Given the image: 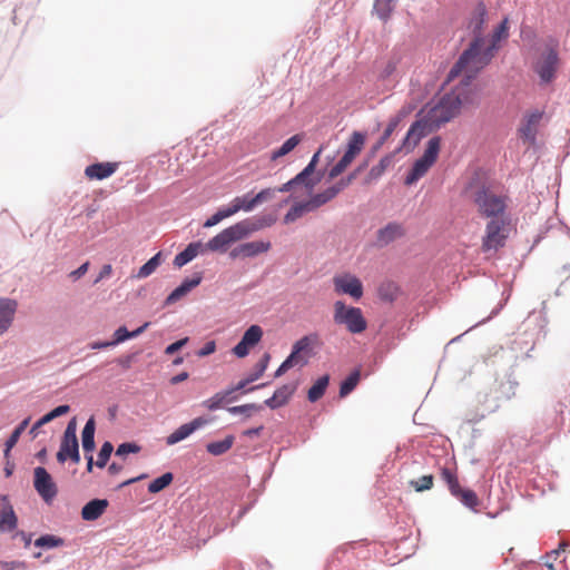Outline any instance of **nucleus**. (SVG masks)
Segmentation results:
<instances>
[{
  "label": "nucleus",
  "instance_id": "1",
  "mask_svg": "<svg viewBox=\"0 0 570 570\" xmlns=\"http://www.w3.org/2000/svg\"><path fill=\"white\" fill-rule=\"evenodd\" d=\"M322 178L323 173L321 170L317 171L316 167L312 166V164H307L292 179L283 184V189L289 190V195L281 202V205L292 204L286 214H304L317 210L347 187L355 178V174L341 178L322 191L315 193V188Z\"/></svg>",
  "mask_w": 570,
  "mask_h": 570
},
{
  "label": "nucleus",
  "instance_id": "2",
  "mask_svg": "<svg viewBox=\"0 0 570 570\" xmlns=\"http://www.w3.org/2000/svg\"><path fill=\"white\" fill-rule=\"evenodd\" d=\"M276 219L274 216H266L257 223H253L249 219H244L236 225L220 232L218 235L213 237L206 246L213 252H225L230 244L246 237L256 230L269 227L274 225Z\"/></svg>",
  "mask_w": 570,
  "mask_h": 570
},
{
  "label": "nucleus",
  "instance_id": "3",
  "mask_svg": "<svg viewBox=\"0 0 570 570\" xmlns=\"http://www.w3.org/2000/svg\"><path fill=\"white\" fill-rule=\"evenodd\" d=\"M279 193L289 194V190H284L283 185H281L279 187L262 189L256 194L249 191L235 197L227 206L219 207L215 214H237L239 210L249 212L259 205L274 200Z\"/></svg>",
  "mask_w": 570,
  "mask_h": 570
},
{
  "label": "nucleus",
  "instance_id": "4",
  "mask_svg": "<svg viewBox=\"0 0 570 570\" xmlns=\"http://www.w3.org/2000/svg\"><path fill=\"white\" fill-rule=\"evenodd\" d=\"M463 105L460 92L451 90L445 92L426 114L439 129L446 122L459 116Z\"/></svg>",
  "mask_w": 570,
  "mask_h": 570
},
{
  "label": "nucleus",
  "instance_id": "5",
  "mask_svg": "<svg viewBox=\"0 0 570 570\" xmlns=\"http://www.w3.org/2000/svg\"><path fill=\"white\" fill-rule=\"evenodd\" d=\"M513 233H515V226L512 224L510 216H492V219L487 225L482 249L488 252L503 247L505 240Z\"/></svg>",
  "mask_w": 570,
  "mask_h": 570
},
{
  "label": "nucleus",
  "instance_id": "6",
  "mask_svg": "<svg viewBox=\"0 0 570 570\" xmlns=\"http://www.w3.org/2000/svg\"><path fill=\"white\" fill-rule=\"evenodd\" d=\"M478 17L474 19V33L475 37L469 47L460 55L455 63L452 66L448 73V81L456 78L462 70L480 55V45L482 42L481 29L484 22L485 8L480 4L476 9Z\"/></svg>",
  "mask_w": 570,
  "mask_h": 570
},
{
  "label": "nucleus",
  "instance_id": "7",
  "mask_svg": "<svg viewBox=\"0 0 570 570\" xmlns=\"http://www.w3.org/2000/svg\"><path fill=\"white\" fill-rule=\"evenodd\" d=\"M333 321L344 326L351 334H361L367 328V322L360 307L346 305L343 301L333 304Z\"/></svg>",
  "mask_w": 570,
  "mask_h": 570
},
{
  "label": "nucleus",
  "instance_id": "8",
  "mask_svg": "<svg viewBox=\"0 0 570 570\" xmlns=\"http://www.w3.org/2000/svg\"><path fill=\"white\" fill-rule=\"evenodd\" d=\"M472 198L480 214H504L507 209L508 196L485 184L475 186Z\"/></svg>",
  "mask_w": 570,
  "mask_h": 570
},
{
  "label": "nucleus",
  "instance_id": "9",
  "mask_svg": "<svg viewBox=\"0 0 570 570\" xmlns=\"http://www.w3.org/2000/svg\"><path fill=\"white\" fill-rule=\"evenodd\" d=\"M560 65L557 46H547L532 65V69L539 77L540 86L553 82Z\"/></svg>",
  "mask_w": 570,
  "mask_h": 570
},
{
  "label": "nucleus",
  "instance_id": "10",
  "mask_svg": "<svg viewBox=\"0 0 570 570\" xmlns=\"http://www.w3.org/2000/svg\"><path fill=\"white\" fill-rule=\"evenodd\" d=\"M440 476L454 498H456L466 508L472 510L476 509L480 503L476 493L473 490L461 488L456 471L444 466L441 469Z\"/></svg>",
  "mask_w": 570,
  "mask_h": 570
},
{
  "label": "nucleus",
  "instance_id": "11",
  "mask_svg": "<svg viewBox=\"0 0 570 570\" xmlns=\"http://www.w3.org/2000/svg\"><path fill=\"white\" fill-rule=\"evenodd\" d=\"M439 128L434 127V122L425 114L422 118L415 120L409 128L405 137L402 139L401 145L395 149V153L405 151L411 153L422 138L429 134L436 131Z\"/></svg>",
  "mask_w": 570,
  "mask_h": 570
},
{
  "label": "nucleus",
  "instance_id": "12",
  "mask_svg": "<svg viewBox=\"0 0 570 570\" xmlns=\"http://www.w3.org/2000/svg\"><path fill=\"white\" fill-rule=\"evenodd\" d=\"M68 459L75 463L80 461L76 417L69 421L62 435L60 449L57 453V460L60 463L66 462Z\"/></svg>",
  "mask_w": 570,
  "mask_h": 570
},
{
  "label": "nucleus",
  "instance_id": "13",
  "mask_svg": "<svg viewBox=\"0 0 570 570\" xmlns=\"http://www.w3.org/2000/svg\"><path fill=\"white\" fill-rule=\"evenodd\" d=\"M333 285L336 294H346L356 301L363 296L362 282L350 273L335 275Z\"/></svg>",
  "mask_w": 570,
  "mask_h": 570
},
{
  "label": "nucleus",
  "instance_id": "14",
  "mask_svg": "<svg viewBox=\"0 0 570 570\" xmlns=\"http://www.w3.org/2000/svg\"><path fill=\"white\" fill-rule=\"evenodd\" d=\"M33 485L38 494L47 502H51L57 495V485L51 475L42 466L33 470Z\"/></svg>",
  "mask_w": 570,
  "mask_h": 570
},
{
  "label": "nucleus",
  "instance_id": "15",
  "mask_svg": "<svg viewBox=\"0 0 570 570\" xmlns=\"http://www.w3.org/2000/svg\"><path fill=\"white\" fill-rule=\"evenodd\" d=\"M544 115L543 110L534 109L527 112L521 121V125L518 129L520 137L534 144L537 140L538 128L540 121Z\"/></svg>",
  "mask_w": 570,
  "mask_h": 570
},
{
  "label": "nucleus",
  "instance_id": "16",
  "mask_svg": "<svg viewBox=\"0 0 570 570\" xmlns=\"http://www.w3.org/2000/svg\"><path fill=\"white\" fill-rule=\"evenodd\" d=\"M271 246L269 242H247L234 247L230 250L229 256L233 259L255 257L259 254L267 253L271 249Z\"/></svg>",
  "mask_w": 570,
  "mask_h": 570
},
{
  "label": "nucleus",
  "instance_id": "17",
  "mask_svg": "<svg viewBox=\"0 0 570 570\" xmlns=\"http://www.w3.org/2000/svg\"><path fill=\"white\" fill-rule=\"evenodd\" d=\"M210 422V419L199 416L190 421L189 423L180 425L178 429H176L171 434H169L166 439V443L168 445H174L186 438H188L191 433H194L196 430L205 426Z\"/></svg>",
  "mask_w": 570,
  "mask_h": 570
},
{
  "label": "nucleus",
  "instance_id": "18",
  "mask_svg": "<svg viewBox=\"0 0 570 570\" xmlns=\"http://www.w3.org/2000/svg\"><path fill=\"white\" fill-rule=\"evenodd\" d=\"M316 336H303L293 345L292 353L288 355L286 360H292L291 365L294 366H304L307 364V357L303 354L304 352H308L313 341H315Z\"/></svg>",
  "mask_w": 570,
  "mask_h": 570
},
{
  "label": "nucleus",
  "instance_id": "19",
  "mask_svg": "<svg viewBox=\"0 0 570 570\" xmlns=\"http://www.w3.org/2000/svg\"><path fill=\"white\" fill-rule=\"evenodd\" d=\"M17 523L18 519L8 497H0V532L14 530Z\"/></svg>",
  "mask_w": 570,
  "mask_h": 570
},
{
  "label": "nucleus",
  "instance_id": "20",
  "mask_svg": "<svg viewBox=\"0 0 570 570\" xmlns=\"http://www.w3.org/2000/svg\"><path fill=\"white\" fill-rule=\"evenodd\" d=\"M18 303L11 298H0V335L11 326Z\"/></svg>",
  "mask_w": 570,
  "mask_h": 570
},
{
  "label": "nucleus",
  "instance_id": "21",
  "mask_svg": "<svg viewBox=\"0 0 570 570\" xmlns=\"http://www.w3.org/2000/svg\"><path fill=\"white\" fill-rule=\"evenodd\" d=\"M202 274L197 273L193 278H186L177 288H175L166 298V305H170L186 296L193 288L202 282Z\"/></svg>",
  "mask_w": 570,
  "mask_h": 570
},
{
  "label": "nucleus",
  "instance_id": "22",
  "mask_svg": "<svg viewBox=\"0 0 570 570\" xmlns=\"http://www.w3.org/2000/svg\"><path fill=\"white\" fill-rule=\"evenodd\" d=\"M108 505L109 502L106 499H94L83 505L81 518L86 521H95L105 513Z\"/></svg>",
  "mask_w": 570,
  "mask_h": 570
},
{
  "label": "nucleus",
  "instance_id": "23",
  "mask_svg": "<svg viewBox=\"0 0 570 570\" xmlns=\"http://www.w3.org/2000/svg\"><path fill=\"white\" fill-rule=\"evenodd\" d=\"M117 169L115 163H96L86 167L85 174L91 179L102 180L111 176Z\"/></svg>",
  "mask_w": 570,
  "mask_h": 570
},
{
  "label": "nucleus",
  "instance_id": "24",
  "mask_svg": "<svg viewBox=\"0 0 570 570\" xmlns=\"http://www.w3.org/2000/svg\"><path fill=\"white\" fill-rule=\"evenodd\" d=\"M294 392H295V386L285 384V385L278 387L274 392L273 396L265 401V405L273 410L281 407L288 402V400L291 399V396L293 395Z\"/></svg>",
  "mask_w": 570,
  "mask_h": 570
},
{
  "label": "nucleus",
  "instance_id": "25",
  "mask_svg": "<svg viewBox=\"0 0 570 570\" xmlns=\"http://www.w3.org/2000/svg\"><path fill=\"white\" fill-rule=\"evenodd\" d=\"M404 230L399 224H389L386 227L379 230L377 242L380 245H387L389 243L403 236Z\"/></svg>",
  "mask_w": 570,
  "mask_h": 570
},
{
  "label": "nucleus",
  "instance_id": "26",
  "mask_svg": "<svg viewBox=\"0 0 570 570\" xmlns=\"http://www.w3.org/2000/svg\"><path fill=\"white\" fill-rule=\"evenodd\" d=\"M432 164H430L429 161L422 159L421 157L417 158L405 177V184L412 185L413 183L419 180L421 177L425 175V173L429 170Z\"/></svg>",
  "mask_w": 570,
  "mask_h": 570
},
{
  "label": "nucleus",
  "instance_id": "27",
  "mask_svg": "<svg viewBox=\"0 0 570 570\" xmlns=\"http://www.w3.org/2000/svg\"><path fill=\"white\" fill-rule=\"evenodd\" d=\"M200 248V243H190L183 252L176 255L174 265L176 267H183L198 255Z\"/></svg>",
  "mask_w": 570,
  "mask_h": 570
},
{
  "label": "nucleus",
  "instance_id": "28",
  "mask_svg": "<svg viewBox=\"0 0 570 570\" xmlns=\"http://www.w3.org/2000/svg\"><path fill=\"white\" fill-rule=\"evenodd\" d=\"M95 420L90 417L81 433L82 449L85 452H92L95 449Z\"/></svg>",
  "mask_w": 570,
  "mask_h": 570
},
{
  "label": "nucleus",
  "instance_id": "29",
  "mask_svg": "<svg viewBox=\"0 0 570 570\" xmlns=\"http://www.w3.org/2000/svg\"><path fill=\"white\" fill-rule=\"evenodd\" d=\"M328 375L321 376L308 390L307 399L309 402L318 401L325 393L328 386Z\"/></svg>",
  "mask_w": 570,
  "mask_h": 570
},
{
  "label": "nucleus",
  "instance_id": "30",
  "mask_svg": "<svg viewBox=\"0 0 570 570\" xmlns=\"http://www.w3.org/2000/svg\"><path fill=\"white\" fill-rule=\"evenodd\" d=\"M234 436L228 435L222 441L210 442L206 445V450L212 455H222L226 453L234 444Z\"/></svg>",
  "mask_w": 570,
  "mask_h": 570
},
{
  "label": "nucleus",
  "instance_id": "31",
  "mask_svg": "<svg viewBox=\"0 0 570 570\" xmlns=\"http://www.w3.org/2000/svg\"><path fill=\"white\" fill-rule=\"evenodd\" d=\"M440 146H441V137L440 136L432 137L428 141L426 148H425L423 155L421 156V158L433 165L439 156Z\"/></svg>",
  "mask_w": 570,
  "mask_h": 570
},
{
  "label": "nucleus",
  "instance_id": "32",
  "mask_svg": "<svg viewBox=\"0 0 570 570\" xmlns=\"http://www.w3.org/2000/svg\"><path fill=\"white\" fill-rule=\"evenodd\" d=\"M301 142V136L299 135H294L292 137H289L288 139H286L283 145L276 149V150H273L272 154H271V159L272 160H276L285 155H287L288 153H291L298 144Z\"/></svg>",
  "mask_w": 570,
  "mask_h": 570
},
{
  "label": "nucleus",
  "instance_id": "33",
  "mask_svg": "<svg viewBox=\"0 0 570 570\" xmlns=\"http://www.w3.org/2000/svg\"><path fill=\"white\" fill-rule=\"evenodd\" d=\"M400 293L399 286L393 282H384L379 287V296L384 302H393Z\"/></svg>",
  "mask_w": 570,
  "mask_h": 570
},
{
  "label": "nucleus",
  "instance_id": "34",
  "mask_svg": "<svg viewBox=\"0 0 570 570\" xmlns=\"http://www.w3.org/2000/svg\"><path fill=\"white\" fill-rule=\"evenodd\" d=\"M396 0H375L374 11L382 21H386L394 10Z\"/></svg>",
  "mask_w": 570,
  "mask_h": 570
},
{
  "label": "nucleus",
  "instance_id": "35",
  "mask_svg": "<svg viewBox=\"0 0 570 570\" xmlns=\"http://www.w3.org/2000/svg\"><path fill=\"white\" fill-rule=\"evenodd\" d=\"M149 326V323H145L142 326L138 327L137 330L129 332L125 326H120L118 330H116L114 336L115 340L112 341L114 345L119 344L128 338L136 337L145 332V330Z\"/></svg>",
  "mask_w": 570,
  "mask_h": 570
},
{
  "label": "nucleus",
  "instance_id": "36",
  "mask_svg": "<svg viewBox=\"0 0 570 570\" xmlns=\"http://www.w3.org/2000/svg\"><path fill=\"white\" fill-rule=\"evenodd\" d=\"M361 379L360 371H353L341 384L340 396L345 397L348 395L358 384Z\"/></svg>",
  "mask_w": 570,
  "mask_h": 570
},
{
  "label": "nucleus",
  "instance_id": "37",
  "mask_svg": "<svg viewBox=\"0 0 570 570\" xmlns=\"http://www.w3.org/2000/svg\"><path fill=\"white\" fill-rule=\"evenodd\" d=\"M365 134L362 131H353L346 144V150L358 155L365 144Z\"/></svg>",
  "mask_w": 570,
  "mask_h": 570
},
{
  "label": "nucleus",
  "instance_id": "38",
  "mask_svg": "<svg viewBox=\"0 0 570 570\" xmlns=\"http://www.w3.org/2000/svg\"><path fill=\"white\" fill-rule=\"evenodd\" d=\"M160 257L161 254L157 253L155 256H153L147 263H145L138 271L137 277L138 278H146L149 275H151L157 267L160 265Z\"/></svg>",
  "mask_w": 570,
  "mask_h": 570
},
{
  "label": "nucleus",
  "instance_id": "39",
  "mask_svg": "<svg viewBox=\"0 0 570 570\" xmlns=\"http://www.w3.org/2000/svg\"><path fill=\"white\" fill-rule=\"evenodd\" d=\"M174 475L170 472L164 473L161 476L151 481L148 485L150 493H158L173 482Z\"/></svg>",
  "mask_w": 570,
  "mask_h": 570
},
{
  "label": "nucleus",
  "instance_id": "40",
  "mask_svg": "<svg viewBox=\"0 0 570 570\" xmlns=\"http://www.w3.org/2000/svg\"><path fill=\"white\" fill-rule=\"evenodd\" d=\"M28 424H29V419H26L13 430V432L11 433V435L9 436V439L6 442V450H4L6 455H8L10 450L17 444V442L19 441L21 434L23 433V431L26 430Z\"/></svg>",
  "mask_w": 570,
  "mask_h": 570
},
{
  "label": "nucleus",
  "instance_id": "41",
  "mask_svg": "<svg viewBox=\"0 0 570 570\" xmlns=\"http://www.w3.org/2000/svg\"><path fill=\"white\" fill-rule=\"evenodd\" d=\"M395 154H396V153L394 151V153H392V154H389V155L383 156V157L380 159L379 164H377V165H375V166H373V167L371 168V170H370V175H371L372 177H379V176H381V175L386 170V168L391 166V164H392V161H393V157H394V155H395Z\"/></svg>",
  "mask_w": 570,
  "mask_h": 570
},
{
  "label": "nucleus",
  "instance_id": "42",
  "mask_svg": "<svg viewBox=\"0 0 570 570\" xmlns=\"http://www.w3.org/2000/svg\"><path fill=\"white\" fill-rule=\"evenodd\" d=\"M433 483H434V478L432 474L423 475L417 480L410 481V485L416 492H423V491L432 489Z\"/></svg>",
  "mask_w": 570,
  "mask_h": 570
},
{
  "label": "nucleus",
  "instance_id": "43",
  "mask_svg": "<svg viewBox=\"0 0 570 570\" xmlns=\"http://www.w3.org/2000/svg\"><path fill=\"white\" fill-rule=\"evenodd\" d=\"M263 336V330L258 325L249 326L243 335V338L250 345L255 346L259 343Z\"/></svg>",
  "mask_w": 570,
  "mask_h": 570
},
{
  "label": "nucleus",
  "instance_id": "44",
  "mask_svg": "<svg viewBox=\"0 0 570 570\" xmlns=\"http://www.w3.org/2000/svg\"><path fill=\"white\" fill-rule=\"evenodd\" d=\"M482 41H484L483 38ZM482 45L483 42H481L480 45V55L476 58L480 59V62L482 65H488L493 58L494 52L498 50V43L491 40V43L487 46L484 49H482Z\"/></svg>",
  "mask_w": 570,
  "mask_h": 570
},
{
  "label": "nucleus",
  "instance_id": "45",
  "mask_svg": "<svg viewBox=\"0 0 570 570\" xmlns=\"http://www.w3.org/2000/svg\"><path fill=\"white\" fill-rule=\"evenodd\" d=\"M114 451V446L110 442H105L101 448H100V451L98 453V459L96 461V465L98 468H105L111 453Z\"/></svg>",
  "mask_w": 570,
  "mask_h": 570
},
{
  "label": "nucleus",
  "instance_id": "46",
  "mask_svg": "<svg viewBox=\"0 0 570 570\" xmlns=\"http://www.w3.org/2000/svg\"><path fill=\"white\" fill-rule=\"evenodd\" d=\"M271 360V355L265 353L262 358L256 363L254 371L249 374L250 380L254 382L257 381L266 371L268 363Z\"/></svg>",
  "mask_w": 570,
  "mask_h": 570
},
{
  "label": "nucleus",
  "instance_id": "47",
  "mask_svg": "<svg viewBox=\"0 0 570 570\" xmlns=\"http://www.w3.org/2000/svg\"><path fill=\"white\" fill-rule=\"evenodd\" d=\"M35 544L37 547H41V548H55V547L62 544V540L55 535L46 534V535H41L40 538H38L35 541Z\"/></svg>",
  "mask_w": 570,
  "mask_h": 570
},
{
  "label": "nucleus",
  "instance_id": "48",
  "mask_svg": "<svg viewBox=\"0 0 570 570\" xmlns=\"http://www.w3.org/2000/svg\"><path fill=\"white\" fill-rule=\"evenodd\" d=\"M229 396L227 394V391H224V392H219V393H216L214 396H212L210 399L206 400L203 404L204 406H206L208 410L210 411H214L218 407H220V405L223 404V402L225 401V399Z\"/></svg>",
  "mask_w": 570,
  "mask_h": 570
},
{
  "label": "nucleus",
  "instance_id": "49",
  "mask_svg": "<svg viewBox=\"0 0 570 570\" xmlns=\"http://www.w3.org/2000/svg\"><path fill=\"white\" fill-rule=\"evenodd\" d=\"M262 410V405H258V404H255V403H250V404H244V405H237V406H232L228 409V411L232 413V414H246V415H250V412H258Z\"/></svg>",
  "mask_w": 570,
  "mask_h": 570
},
{
  "label": "nucleus",
  "instance_id": "50",
  "mask_svg": "<svg viewBox=\"0 0 570 570\" xmlns=\"http://www.w3.org/2000/svg\"><path fill=\"white\" fill-rule=\"evenodd\" d=\"M397 127H399V125H396V121H392L390 119L386 128L384 129L382 136L380 137V139L377 140V142L375 144L373 149L374 150L380 149L385 144V141L391 137V135L394 132V130Z\"/></svg>",
  "mask_w": 570,
  "mask_h": 570
},
{
  "label": "nucleus",
  "instance_id": "51",
  "mask_svg": "<svg viewBox=\"0 0 570 570\" xmlns=\"http://www.w3.org/2000/svg\"><path fill=\"white\" fill-rule=\"evenodd\" d=\"M254 346L250 345L248 342H246L243 337L242 340L234 346L233 348V353L237 356V357H245L249 354L250 350L253 348Z\"/></svg>",
  "mask_w": 570,
  "mask_h": 570
},
{
  "label": "nucleus",
  "instance_id": "52",
  "mask_svg": "<svg viewBox=\"0 0 570 570\" xmlns=\"http://www.w3.org/2000/svg\"><path fill=\"white\" fill-rule=\"evenodd\" d=\"M140 451V446L136 443H121L117 450L116 455L118 456H125L129 453H138Z\"/></svg>",
  "mask_w": 570,
  "mask_h": 570
},
{
  "label": "nucleus",
  "instance_id": "53",
  "mask_svg": "<svg viewBox=\"0 0 570 570\" xmlns=\"http://www.w3.org/2000/svg\"><path fill=\"white\" fill-rule=\"evenodd\" d=\"M27 563L24 561H0V570H26Z\"/></svg>",
  "mask_w": 570,
  "mask_h": 570
},
{
  "label": "nucleus",
  "instance_id": "54",
  "mask_svg": "<svg viewBox=\"0 0 570 570\" xmlns=\"http://www.w3.org/2000/svg\"><path fill=\"white\" fill-rule=\"evenodd\" d=\"M508 20L504 19L499 26L495 28L493 35H492V41L499 42L502 38L508 37V28H507Z\"/></svg>",
  "mask_w": 570,
  "mask_h": 570
},
{
  "label": "nucleus",
  "instance_id": "55",
  "mask_svg": "<svg viewBox=\"0 0 570 570\" xmlns=\"http://www.w3.org/2000/svg\"><path fill=\"white\" fill-rule=\"evenodd\" d=\"M413 108H414V107H413L412 105H405V106H403V107H402V108L396 112V115H395V116H393V117L391 118V120H392V121H396V125H400V124H401V121L412 112Z\"/></svg>",
  "mask_w": 570,
  "mask_h": 570
},
{
  "label": "nucleus",
  "instance_id": "56",
  "mask_svg": "<svg viewBox=\"0 0 570 570\" xmlns=\"http://www.w3.org/2000/svg\"><path fill=\"white\" fill-rule=\"evenodd\" d=\"M187 342H188L187 337L181 338V340L168 345L165 350V353L168 355H171V354L176 353L177 351H179L184 345H186Z\"/></svg>",
  "mask_w": 570,
  "mask_h": 570
},
{
  "label": "nucleus",
  "instance_id": "57",
  "mask_svg": "<svg viewBox=\"0 0 570 570\" xmlns=\"http://www.w3.org/2000/svg\"><path fill=\"white\" fill-rule=\"evenodd\" d=\"M216 351V343L215 341L207 342L197 353L198 356H207L213 354Z\"/></svg>",
  "mask_w": 570,
  "mask_h": 570
},
{
  "label": "nucleus",
  "instance_id": "58",
  "mask_svg": "<svg viewBox=\"0 0 570 570\" xmlns=\"http://www.w3.org/2000/svg\"><path fill=\"white\" fill-rule=\"evenodd\" d=\"M88 267H89V263L86 262L83 263L81 266H79L77 269L72 271L69 276L72 278V279H78L80 278L81 276H83L87 271H88Z\"/></svg>",
  "mask_w": 570,
  "mask_h": 570
},
{
  "label": "nucleus",
  "instance_id": "59",
  "mask_svg": "<svg viewBox=\"0 0 570 570\" xmlns=\"http://www.w3.org/2000/svg\"><path fill=\"white\" fill-rule=\"evenodd\" d=\"M252 382H254V381L250 380V376L248 375L244 380L239 381L236 386L226 390L227 394L230 395V394H233L236 391L243 390V389H245Z\"/></svg>",
  "mask_w": 570,
  "mask_h": 570
},
{
  "label": "nucleus",
  "instance_id": "60",
  "mask_svg": "<svg viewBox=\"0 0 570 570\" xmlns=\"http://www.w3.org/2000/svg\"><path fill=\"white\" fill-rule=\"evenodd\" d=\"M292 360H285L275 372V377H279L285 374L293 366L291 365Z\"/></svg>",
  "mask_w": 570,
  "mask_h": 570
},
{
  "label": "nucleus",
  "instance_id": "61",
  "mask_svg": "<svg viewBox=\"0 0 570 570\" xmlns=\"http://www.w3.org/2000/svg\"><path fill=\"white\" fill-rule=\"evenodd\" d=\"M292 360H285L275 372V377H279L285 374L293 366L291 365Z\"/></svg>",
  "mask_w": 570,
  "mask_h": 570
},
{
  "label": "nucleus",
  "instance_id": "62",
  "mask_svg": "<svg viewBox=\"0 0 570 570\" xmlns=\"http://www.w3.org/2000/svg\"><path fill=\"white\" fill-rule=\"evenodd\" d=\"M292 360H285L275 372V377H279L285 374L293 366L291 365Z\"/></svg>",
  "mask_w": 570,
  "mask_h": 570
},
{
  "label": "nucleus",
  "instance_id": "63",
  "mask_svg": "<svg viewBox=\"0 0 570 570\" xmlns=\"http://www.w3.org/2000/svg\"><path fill=\"white\" fill-rule=\"evenodd\" d=\"M69 411H70V406L65 404V405L57 406L56 409H53L50 412H51L53 419H57L61 415L69 413Z\"/></svg>",
  "mask_w": 570,
  "mask_h": 570
},
{
  "label": "nucleus",
  "instance_id": "64",
  "mask_svg": "<svg viewBox=\"0 0 570 570\" xmlns=\"http://www.w3.org/2000/svg\"><path fill=\"white\" fill-rule=\"evenodd\" d=\"M345 169H343L338 163H336L330 170H328V178L334 179L338 175H341Z\"/></svg>",
  "mask_w": 570,
  "mask_h": 570
}]
</instances>
